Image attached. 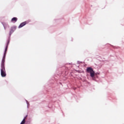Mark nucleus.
<instances>
[{
	"label": "nucleus",
	"mask_w": 124,
	"mask_h": 124,
	"mask_svg": "<svg viewBox=\"0 0 124 124\" xmlns=\"http://www.w3.org/2000/svg\"><path fill=\"white\" fill-rule=\"evenodd\" d=\"M86 72L87 73H90V76L92 78H93V80H95V79H94V75H99V73H95L94 71H93V69L91 67H87Z\"/></svg>",
	"instance_id": "nucleus-1"
},
{
	"label": "nucleus",
	"mask_w": 124,
	"mask_h": 124,
	"mask_svg": "<svg viewBox=\"0 0 124 124\" xmlns=\"http://www.w3.org/2000/svg\"><path fill=\"white\" fill-rule=\"evenodd\" d=\"M12 33H13V32L12 31H10L9 32V39L7 40V43H6V46L4 50L5 52H7L8 45H9V43L10 42V36H11V34H12Z\"/></svg>",
	"instance_id": "nucleus-2"
},
{
	"label": "nucleus",
	"mask_w": 124,
	"mask_h": 124,
	"mask_svg": "<svg viewBox=\"0 0 124 124\" xmlns=\"http://www.w3.org/2000/svg\"><path fill=\"white\" fill-rule=\"evenodd\" d=\"M0 74L1 77H5L6 76L5 67H0Z\"/></svg>",
	"instance_id": "nucleus-3"
},
{
	"label": "nucleus",
	"mask_w": 124,
	"mask_h": 124,
	"mask_svg": "<svg viewBox=\"0 0 124 124\" xmlns=\"http://www.w3.org/2000/svg\"><path fill=\"white\" fill-rule=\"evenodd\" d=\"M27 24H28V22H27V21H25V22L21 23L20 24V25L18 26L19 29H21V28H23V27H24V26H26V25H27Z\"/></svg>",
	"instance_id": "nucleus-4"
},
{
	"label": "nucleus",
	"mask_w": 124,
	"mask_h": 124,
	"mask_svg": "<svg viewBox=\"0 0 124 124\" xmlns=\"http://www.w3.org/2000/svg\"><path fill=\"white\" fill-rule=\"evenodd\" d=\"M5 62V60L2 59L0 67H5V66L4 65Z\"/></svg>",
	"instance_id": "nucleus-5"
},
{
	"label": "nucleus",
	"mask_w": 124,
	"mask_h": 124,
	"mask_svg": "<svg viewBox=\"0 0 124 124\" xmlns=\"http://www.w3.org/2000/svg\"><path fill=\"white\" fill-rule=\"evenodd\" d=\"M17 20H18V18H17V17H13L11 19V22L12 23H16V22H17Z\"/></svg>",
	"instance_id": "nucleus-6"
},
{
	"label": "nucleus",
	"mask_w": 124,
	"mask_h": 124,
	"mask_svg": "<svg viewBox=\"0 0 124 124\" xmlns=\"http://www.w3.org/2000/svg\"><path fill=\"white\" fill-rule=\"evenodd\" d=\"M16 29H17V27H16V26H13V27H12L11 30H12L13 31H16Z\"/></svg>",
	"instance_id": "nucleus-7"
},
{
	"label": "nucleus",
	"mask_w": 124,
	"mask_h": 124,
	"mask_svg": "<svg viewBox=\"0 0 124 124\" xmlns=\"http://www.w3.org/2000/svg\"><path fill=\"white\" fill-rule=\"evenodd\" d=\"M27 117H28V115H26L25 117H24L22 121L26 122V119H27Z\"/></svg>",
	"instance_id": "nucleus-8"
},
{
	"label": "nucleus",
	"mask_w": 124,
	"mask_h": 124,
	"mask_svg": "<svg viewBox=\"0 0 124 124\" xmlns=\"http://www.w3.org/2000/svg\"><path fill=\"white\" fill-rule=\"evenodd\" d=\"M26 103L27 104V108H28L29 105H30V103H29V102H28V101L27 100H26Z\"/></svg>",
	"instance_id": "nucleus-9"
},
{
	"label": "nucleus",
	"mask_w": 124,
	"mask_h": 124,
	"mask_svg": "<svg viewBox=\"0 0 124 124\" xmlns=\"http://www.w3.org/2000/svg\"><path fill=\"white\" fill-rule=\"evenodd\" d=\"M26 123V121H22L20 124H24Z\"/></svg>",
	"instance_id": "nucleus-10"
},
{
	"label": "nucleus",
	"mask_w": 124,
	"mask_h": 124,
	"mask_svg": "<svg viewBox=\"0 0 124 124\" xmlns=\"http://www.w3.org/2000/svg\"><path fill=\"white\" fill-rule=\"evenodd\" d=\"M6 55L3 54V57H2V60H5V57H6Z\"/></svg>",
	"instance_id": "nucleus-11"
},
{
	"label": "nucleus",
	"mask_w": 124,
	"mask_h": 124,
	"mask_svg": "<svg viewBox=\"0 0 124 124\" xmlns=\"http://www.w3.org/2000/svg\"><path fill=\"white\" fill-rule=\"evenodd\" d=\"M77 63H78V64H80V63H81V62H80V61H78V62H77Z\"/></svg>",
	"instance_id": "nucleus-12"
},
{
	"label": "nucleus",
	"mask_w": 124,
	"mask_h": 124,
	"mask_svg": "<svg viewBox=\"0 0 124 124\" xmlns=\"http://www.w3.org/2000/svg\"><path fill=\"white\" fill-rule=\"evenodd\" d=\"M6 52L7 51H4L3 55H6Z\"/></svg>",
	"instance_id": "nucleus-13"
},
{
	"label": "nucleus",
	"mask_w": 124,
	"mask_h": 124,
	"mask_svg": "<svg viewBox=\"0 0 124 124\" xmlns=\"http://www.w3.org/2000/svg\"><path fill=\"white\" fill-rule=\"evenodd\" d=\"M76 89V88H74V90H75Z\"/></svg>",
	"instance_id": "nucleus-14"
}]
</instances>
